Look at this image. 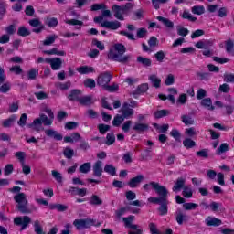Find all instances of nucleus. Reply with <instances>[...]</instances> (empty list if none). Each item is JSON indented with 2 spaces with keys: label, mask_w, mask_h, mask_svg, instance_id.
<instances>
[{
  "label": "nucleus",
  "mask_w": 234,
  "mask_h": 234,
  "mask_svg": "<svg viewBox=\"0 0 234 234\" xmlns=\"http://www.w3.org/2000/svg\"><path fill=\"white\" fill-rule=\"evenodd\" d=\"M125 46L122 44H115L114 50H111L108 58L112 61H118L119 63H127L131 59V56L125 54Z\"/></svg>",
  "instance_id": "obj_1"
},
{
  "label": "nucleus",
  "mask_w": 234,
  "mask_h": 234,
  "mask_svg": "<svg viewBox=\"0 0 234 234\" xmlns=\"http://www.w3.org/2000/svg\"><path fill=\"white\" fill-rule=\"evenodd\" d=\"M133 6L132 3H126L124 5H113L112 6V11L116 19L123 21L125 19L123 16L129 14L130 10H133Z\"/></svg>",
  "instance_id": "obj_2"
},
{
  "label": "nucleus",
  "mask_w": 234,
  "mask_h": 234,
  "mask_svg": "<svg viewBox=\"0 0 234 234\" xmlns=\"http://www.w3.org/2000/svg\"><path fill=\"white\" fill-rule=\"evenodd\" d=\"M14 200L18 204L17 208L20 213H31L30 209H28V199L25 193H18L14 197Z\"/></svg>",
  "instance_id": "obj_3"
},
{
  "label": "nucleus",
  "mask_w": 234,
  "mask_h": 234,
  "mask_svg": "<svg viewBox=\"0 0 234 234\" xmlns=\"http://www.w3.org/2000/svg\"><path fill=\"white\" fill-rule=\"evenodd\" d=\"M122 221L124 222L125 228H130V229H133L134 231H129L128 234H142L144 230L138 225L133 224L134 222V216H129L128 218H122Z\"/></svg>",
  "instance_id": "obj_4"
},
{
  "label": "nucleus",
  "mask_w": 234,
  "mask_h": 234,
  "mask_svg": "<svg viewBox=\"0 0 234 234\" xmlns=\"http://www.w3.org/2000/svg\"><path fill=\"white\" fill-rule=\"evenodd\" d=\"M73 226L77 228V229H87L89 228H92V226H97L96 220L92 218H85V219H75L73 221Z\"/></svg>",
  "instance_id": "obj_5"
},
{
  "label": "nucleus",
  "mask_w": 234,
  "mask_h": 234,
  "mask_svg": "<svg viewBox=\"0 0 234 234\" xmlns=\"http://www.w3.org/2000/svg\"><path fill=\"white\" fill-rule=\"evenodd\" d=\"M112 79V75L109 72H104L99 75L97 79V85L99 87H102V89H105L109 83H111V80Z\"/></svg>",
  "instance_id": "obj_6"
},
{
  "label": "nucleus",
  "mask_w": 234,
  "mask_h": 234,
  "mask_svg": "<svg viewBox=\"0 0 234 234\" xmlns=\"http://www.w3.org/2000/svg\"><path fill=\"white\" fill-rule=\"evenodd\" d=\"M32 222V219L28 216H23V217H16L14 219V223L16 226H21V230L27 229L28 228V224Z\"/></svg>",
  "instance_id": "obj_7"
},
{
  "label": "nucleus",
  "mask_w": 234,
  "mask_h": 234,
  "mask_svg": "<svg viewBox=\"0 0 234 234\" xmlns=\"http://www.w3.org/2000/svg\"><path fill=\"white\" fill-rule=\"evenodd\" d=\"M120 112L122 113V116L124 117V120H129V118H132V116H134V110L129 107V104L127 102H124L122 104V107L121 108Z\"/></svg>",
  "instance_id": "obj_8"
},
{
  "label": "nucleus",
  "mask_w": 234,
  "mask_h": 234,
  "mask_svg": "<svg viewBox=\"0 0 234 234\" xmlns=\"http://www.w3.org/2000/svg\"><path fill=\"white\" fill-rule=\"evenodd\" d=\"M101 27L103 28H108L109 30H118L122 27V23L118 20L114 21H103L101 23Z\"/></svg>",
  "instance_id": "obj_9"
},
{
  "label": "nucleus",
  "mask_w": 234,
  "mask_h": 234,
  "mask_svg": "<svg viewBox=\"0 0 234 234\" xmlns=\"http://www.w3.org/2000/svg\"><path fill=\"white\" fill-rule=\"evenodd\" d=\"M127 211L133 213V215H138L140 214V208L138 207H122L119 210H117L115 212V215L117 217V218H120L121 217H122V215H125V213H127Z\"/></svg>",
  "instance_id": "obj_10"
},
{
  "label": "nucleus",
  "mask_w": 234,
  "mask_h": 234,
  "mask_svg": "<svg viewBox=\"0 0 234 234\" xmlns=\"http://www.w3.org/2000/svg\"><path fill=\"white\" fill-rule=\"evenodd\" d=\"M47 63L50 65L52 70H59L61 65H63V60L59 58H48Z\"/></svg>",
  "instance_id": "obj_11"
},
{
  "label": "nucleus",
  "mask_w": 234,
  "mask_h": 234,
  "mask_svg": "<svg viewBox=\"0 0 234 234\" xmlns=\"http://www.w3.org/2000/svg\"><path fill=\"white\" fill-rule=\"evenodd\" d=\"M153 189L161 197V198H165L167 197V188L165 186H161L159 183H152Z\"/></svg>",
  "instance_id": "obj_12"
},
{
  "label": "nucleus",
  "mask_w": 234,
  "mask_h": 234,
  "mask_svg": "<svg viewBox=\"0 0 234 234\" xmlns=\"http://www.w3.org/2000/svg\"><path fill=\"white\" fill-rule=\"evenodd\" d=\"M185 186H186V178L179 177L176 179L172 190L174 191V193H178V191H182V189L186 187Z\"/></svg>",
  "instance_id": "obj_13"
},
{
  "label": "nucleus",
  "mask_w": 234,
  "mask_h": 234,
  "mask_svg": "<svg viewBox=\"0 0 234 234\" xmlns=\"http://www.w3.org/2000/svg\"><path fill=\"white\" fill-rule=\"evenodd\" d=\"M28 127L30 129H33V131L39 133V131H43V122H41V119L38 117L35 119L32 123L28 124Z\"/></svg>",
  "instance_id": "obj_14"
},
{
  "label": "nucleus",
  "mask_w": 234,
  "mask_h": 234,
  "mask_svg": "<svg viewBox=\"0 0 234 234\" xmlns=\"http://www.w3.org/2000/svg\"><path fill=\"white\" fill-rule=\"evenodd\" d=\"M45 134L48 135V138H54V140H57V141L63 140V135H61V133H58L53 129L45 130Z\"/></svg>",
  "instance_id": "obj_15"
},
{
  "label": "nucleus",
  "mask_w": 234,
  "mask_h": 234,
  "mask_svg": "<svg viewBox=\"0 0 234 234\" xmlns=\"http://www.w3.org/2000/svg\"><path fill=\"white\" fill-rule=\"evenodd\" d=\"M64 23H66V25H71V27H75V30H80L81 27H83V21H80L78 19L66 18L64 20Z\"/></svg>",
  "instance_id": "obj_16"
},
{
  "label": "nucleus",
  "mask_w": 234,
  "mask_h": 234,
  "mask_svg": "<svg viewBox=\"0 0 234 234\" xmlns=\"http://www.w3.org/2000/svg\"><path fill=\"white\" fill-rule=\"evenodd\" d=\"M144 176L138 175L137 176L132 178L129 181L128 186L132 188L138 187V186H140V184L144 182Z\"/></svg>",
  "instance_id": "obj_17"
},
{
  "label": "nucleus",
  "mask_w": 234,
  "mask_h": 234,
  "mask_svg": "<svg viewBox=\"0 0 234 234\" xmlns=\"http://www.w3.org/2000/svg\"><path fill=\"white\" fill-rule=\"evenodd\" d=\"M176 220L177 224H179V226H182V224H184V222H187V220H189V218L187 217V215L184 214V212H182V210H177L176 216Z\"/></svg>",
  "instance_id": "obj_18"
},
{
  "label": "nucleus",
  "mask_w": 234,
  "mask_h": 234,
  "mask_svg": "<svg viewBox=\"0 0 234 234\" xmlns=\"http://www.w3.org/2000/svg\"><path fill=\"white\" fill-rule=\"evenodd\" d=\"M103 165V163L101 161H97L93 165V175L94 176H101V174L103 173V168L101 167Z\"/></svg>",
  "instance_id": "obj_19"
},
{
  "label": "nucleus",
  "mask_w": 234,
  "mask_h": 234,
  "mask_svg": "<svg viewBox=\"0 0 234 234\" xmlns=\"http://www.w3.org/2000/svg\"><path fill=\"white\" fill-rule=\"evenodd\" d=\"M157 21H160V23H163V25L169 28V30H173L175 28V23L173 21L169 20L168 18H165L164 16H157Z\"/></svg>",
  "instance_id": "obj_20"
},
{
  "label": "nucleus",
  "mask_w": 234,
  "mask_h": 234,
  "mask_svg": "<svg viewBox=\"0 0 234 234\" xmlns=\"http://www.w3.org/2000/svg\"><path fill=\"white\" fill-rule=\"evenodd\" d=\"M80 140H81V135L78 133H74L70 136L64 137V142L66 144H74V142H80Z\"/></svg>",
  "instance_id": "obj_21"
},
{
  "label": "nucleus",
  "mask_w": 234,
  "mask_h": 234,
  "mask_svg": "<svg viewBox=\"0 0 234 234\" xmlns=\"http://www.w3.org/2000/svg\"><path fill=\"white\" fill-rule=\"evenodd\" d=\"M191 12L195 16H202L206 14V7L202 5H197L191 7Z\"/></svg>",
  "instance_id": "obj_22"
},
{
  "label": "nucleus",
  "mask_w": 234,
  "mask_h": 234,
  "mask_svg": "<svg viewBox=\"0 0 234 234\" xmlns=\"http://www.w3.org/2000/svg\"><path fill=\"white\" fill-rule=\"evenodd\" d=\"M205 224L207 226H220L222 224V220L213 218V217H207L205 219Z\"/></svg>",
  "instance_id": "obj_23"
},
{
  "label": "nucleus",
  "mask_w": 234,
  "mask_h": 234,
  "mask_svg": "<svg viewBox=\"0 0 234 234\" xmlns=\"http://www.w3.org/2000/svg\"><path fill=\"white\" fill-rule=\"evenodd\" d=\"M202 107H205V109H207L208 111H215V106H213V101H211V98H206L201 101Z\"/></svg>",
  "instance_id": "obj_24"
},
{
  "label": "nucleus",
  "mask_w": 234,
  "mask_h": 234,
  "mask_svg": "<svg viewBox=\"0 0 234 234\" xmlns=\"http://www.w3.org/2000/svg\"><path fill=\"white\" fill-rule=\"evenodd\" d=\"M89 204H90V206H101L103 200H101L98 195H92L89 199Z\"/></svg>",
  "instance_id": "obj_25"
},
{
  "label": "nucleus",
  "mask_w": 234,
  "mask_h": 234,
  "mask_svg": "<svg viewBox=\"0 0 234 234\" xmlns=\"http://www.w3.org/2000/svg\"><path fill=\"white\" fill-rule=\"evenodd\" d=\"M229 151V144L228 143H223L216 150V154L220 156V154H224V153H228Z\"/></svg>",
  "instance_id": "obj_26"
},
{
  "label": "nucleus",
  "mask_w": 234,
  "mask_h": 234,
  "mask_svg": "<svg viewBox=\"0 0 234 234\" xmlns=\"http://www.w3.org/2000/svg\"><path fill=\"white\" fill-rule=\"evenodd\" d=\"M80 103L81 105H92L96 101V99H94L92 96H85L79 100Z\"/></svg>",
  "instance_id": "obj_27"
},
{
  "label": "nucleus",
  "mask_w": 234,
  "mask_h": 234,
  "mask_svg": "<svg viewBox=\"0 0 234 234\" xmlns=\"http://www.w3.org/2000/svg\"><path fill=\"white\" fill-rule=\"evenodd\" d=\"M69 193H72L73 195H79V197H85V195H87V188L71 187L69 190Z\"/></svg>",
  "instance_id": "obj_28"
},
{
  "label": "nucleus",
  "mask_w": 234,
  "mask_h": 234,
  "mask_svg": "<svg viewBox=\"0 0 234 234\" xmlns=\"http://www.w3.org/2000/svg\"><path fill=\"white\" fill-rule=\"evenodd\" d=\"M133 129L137 133H144V131H147V129H149V125L142 122H135Z\"/></svg>",
  "instance_id": "obj_29"
},
{
  "label": "nucleus",
  "mask_w": 234,
  "mask_h": 234,
  "mask_svg": "<svg viewBox=\"0 0 234 234\" xmlns=\"http://www.w3.org/2000/svg\"><path fill=\"white\" fill-rule=\"evenodd\" d=\"M149 80H150L152 85L154 87H155V89L160 88V84L162 83V80L160 78H158V76H156V75H150L149 76Z\"/></svg>",
  "instance_id": "obj_30"
},
{
  "label": "nucleus",
  "mask_w": 234,
  "mask_h": 234,
  "mask_svg": "<svg viewBox=\"0 0 234 234\" xmlns=\"http://www.w3.org/2000/svg\"><path fill=\"white\" fill-rule=\"evenodd\" d=\"M39 118L43 125H46L47 127H50V125H52V123L54 122L53 119L48 118L47 115L43 113L39 115Z\"/></svg>",
  "instance_id": "obj_31"
},
{
  "label": "nucleus",
  "mask_w": 234,
  "mask_h": 234,
  "mask_svg": "<svg viewBox=\"0 0 234 234\" xmlns=\"http://www.w3.org/2000/svg\"><path fill=\"white\" fill-rule=\"evenodd\" d=\"M77 72H79V74H90V72H94V68L82 66V67L77 68Z\"/></svg>",
  "instance_id": "obj_32"
},
{
  "label": "nucleus",
  "mask_w": 234,
  "mask_h": 234,
  "mask_svg": "<svg viewBox=\"0 0 234 234\" xmlns=\"http://www.w3.org/2000/svg\"><path fill=\"white\" fill-rule=\"evenodd\" d=\"M212 43L209 40H200L197 43H196L195 47L197 48L202 49V48H207V47H211Z\"/></svg>",
  "instance_id": "obj_33"
},
{
  "label": "nucleus",
  "mask_w": 234,
  "mask_h": 234,
  "mask_svg": "<svg viewBox=\"0 0 234 234\" xmlns=\"http://www.w3.org/2000/svg\"><path fill=\"white\" fill-rule=\"evenodd\" d=\"M183 145L186 147V149H193V147L197 145V143H195V141H193L191 138H186L183 141Z\"/></svg>",
  "instance_id": "obj_34"
},
{
  "label": "nucleus",
  "mask_w": 234,
  "mask_h": 234,
  "mask_svg": "<svg viewBox=\"0 0 234 234\" xmlns=\"http://www.w3.org/2000/svg\"><path fill=\"white\" fill-rule=\"evenodd\" d=\"M124 120L125 119L122 115L115 116L113 121H112L113 127H120V125H122V123H123Z\"/></svg>",
  "instance_id": "obj_35"
},
{
  "label": "nucleus",
  "mask_w": 234,
  "mask_h": 234,
  "mask_svg": "<svg viewBox=\"0 0 234 234\" xmlns=\"http://www.w3.org/2000/svg\"><path fill=\"white\" fill-rule=\"evenodd\" d=\"M92 165L90 163H84L80 166V173L87 175L90 171Z\"/></svg>",
  "instance_id": "obj_36"
},
{
  "label": "nucleus",
  "mask_w": 234,
  "mask_h": 234,
  "mask_svg": "<svg viewBox=\"0 0 234 234\" xmlns=\"http://www.w3.org/2000/svg\"><path fill=\"white\" fill-rule=\"evenodd\" d=\"M181 120L185 125H193L195 123V120L190 115H182Z\"/></svg>",
  "instance_id": "obj_37"
},
{
  "label": "nucleus",
  "mask_w": 234,
  "mask_h": 234,
  "mask_svg": "<svg viewBox=\"0 0 234 234\" xmlns=\"http://www.w3.org/2000/svg\"><path fill=\"white\" fill-rule=\"evenodd\" d=\"M104 172L108 173V175H111L112 176H114L116 175V167L112 165H106L104 166Z\"/></svg>",
  "instance_id": "obj_38"
},
{
  "label": "nucleus",
  "mask_w": 234,
  "mask_h": 234,
  "mask_svg": "<svg viewBox=\"0 0 234 234\" xmlns=\"http://www.w3.org/2000/svg\"><path fill=\"white\" fill-rule=\"evenodd\" d=\"M16 122V116H12L8 119H5L2 122V125L3 127H12V125H14V122Z\"/></svg>",
  "instance_id": "obj_39"
},
{
  "label": "nucleus",
  "mask_w": 234,
  "mask_h": 234,
  "mask_svg": "<svg viewBox=\"0 0 234 234\" xmlns=\"http://www.w3.org/2000/svg\"><path fill=\"white\" fill-rule=\"evenodd\" d=\"M56 39H58V37L56 35H51V36L47 37L46 39L42 43L46 47H48L49 45H52V43H54V41H56Z\"/></svg>",
  "instance_id": "obj_40"
},
{
  "label": "nucleus",
  "mask_w": 234,
  "mask_h": 234,
  "mask_svg": "<svg viewBox=\"0 0 234 234\" xmlns=\"http://www.w3.org/2000/svg\"><path fill=\"white\" fill-rule=\"evenodd\" d=\"M198 207V204L197 203H184L183 204V208L186 211H193L194 209H197Z\"/></svg>",
  "instance_id": "obj_41"
},
{
  "label": "nucleus",
  "mask_w": 234,
  "mask_h": 234,
  "mask_svg": "<svg viewBox=\"0 0 234 234\" xmlns=\"http://www.w3.org/2000/svg\"><path fill=\"white\" fill-rule=\"evenodd\" d=\"M182 195L185 197V198H191L193 197V189H191L189 186H185L183 188Z\"/></svg>",
  "instance_id": "obj_42"
},
{
  "label": "nucleus",
  "mask_w": 234,
  "mask_h": 234,
  "mask_svg": "<svg viewBox=\"0 0 234 234\" xmlns=\"http://www.w3.org/2000/svg\"><path fill=\"white\" fill-rule=\"evenodd\" d=\"M38 74H39V69H31L27 72V78H28V80H36V78H37Z\"/></svg>",
  "instance_id": "obj_43"
},
{
  "label": "nucleus",
  "mask_w": 234,
  "mask_h": 234,
  "mask_svg": "<svg viewBox=\"0 0 234 234\" xmlns=\"http://www.w3.org/2000/svg\"><path fill=\"white\" fill-rule=\"evenodd\" d=\"M169 114L168 110H159L154 113V118L160 119L164 118V116H167Z\"/></svg>",
  "instance_id": "obj_44"
},
{
  "label": "nucleus",
  "mask_w": 234,
  "mask_h": 234,
  "mask_svg": "<svg viewBox=\"0 0 234 234\" xmlns=\"http://www.w3.org/2000/svg\"><path fill=\"white\" fill-rule=\"evenodd\" d=\"M18 36H22V37H26L27 36H30V30L25 27H20L17 31Z\"/></svg>",
  "instance_id": "obj_45"
},
{
  "label": "nucleus",
  "mask_w": 234,
  "mask_h": 234,
  "mask_svg": "<svg viewBox=\"0 0 234 234\" xmlns=\"http://www.w3.org/2000/svg\"><path fill=\"white\" fill-rule=\"evenodd\" d=\"M84 87L94 89V87H96V80H94V79H86L84 80Z\"/></svg>",
  "instance_id": "obj_46"
},
{
  "label": "nucleus",
  "mask_w": 234,
  "mask_h": 234,
  "mask_svg": "<svg viewBox=\"0 0 234 234\" xmlns=\"http://www.w3.org/2000/svg\"><path fill=\"white\" fill-rule=\"evenodd\" d=\"M165 3H169V0H152V5L155 10H159L160 5H165Z\"/></svg>",
  "instance_id": "obj_47"
},
{
  "label": "nucleus",
  "mask_w": 234,
  "mask_h": 234,
  "mask_svg": "<svg viewBox=\"0 0 234 234\" xmlns=\"http://www.w3.org/2000/svg\"><path fill=\"white\" fill-rule=\"evenodd\" d=\"M138 63H141V65H144V67H151V59L145 58L144 57H138L137 58Z\"/></svg>",
  "instance_id": "obj_48"
},
{
  "label": "nucleus",
  "mask_w": 234,
  "mask_h": 234,
  "mask_svg": "<svg viewBox=\"0 0 234 234\" xmlns=\"http://www.w3.org/2000/svg\"><path fill=\"white\" fill-rule=\"evenodd\" d=\"M51 175H52L53 178H55V180H57V182H58L59 184H61L63 182V176H61V173H59L56 170H52Z\"/></svg>",
  "instance_id": "obj_49"
},
{
  "label": "nucleus",
  "mask_w": 234,
  "mask_h": 234,
  "mask_svg": "<svg viewBox=\"0 0 234 234\" xmlns=\"http://www.w3.org/2000/svg\"><path fill=\"white\" fill-rule=\"evenodd\" d=\"M35 233L36 234H45L43 232V227H41V223L38 220L34 222Z\"/></svg>",
  "instance_id": "obj_50"
},
{
  "label": "nucleus",
  "mask_w": 234,
  "mask_h": 234,
  "mask_svg": "<svg viewBox=\"0 0 234 234\" xmlns=\"http://www.w3.org/2000/svg\"><path fill=\"white\" fill-rule=\"evenodd\" d=\"M27 118H28V116L27 115V113H23L20 116L19 121L17 122V125H19V127H25L27 125Z\"/></svg>",
  "instance_id": "obj_51"
},
{
  "label": "nucleus",
  "mask_w": 234,
  "mask_h": 234,
  "mask_svg": "<svg viewBox=\"0 0 234 234\" xmlns=\"http://www.w3.org/2000/svg\"><path fill=\"white\" fill-rule=\"evenodd\" d=\"M12 173H14V165H6L4 168V175L8 176L9 175H12Z\"/></svg>",
  "instance_id": "obj_52"
},
{
  "label": "nucleus",
  "mask_w": 234,
  "mask_h": 234,
  "mask_svg": "<svg viewBox=\"0 0 234 234\" xmlns=\"http://www.w3.org/2000/svg\"><path fill=\"white\" fill-rule=\"evenodd\" d=\"M15 156L19 160L20 164H25V158H27V154L25 152H16Z\"/></svg>",
  "instance_id": "obj_53"
},
{
  "label": "nucleus",
  "mask_w": 234,
  "mask_h": 234,
  "mask_svg": "<svg viewBox=\"0 0 234 234\" xmlns=\"http://www.w3.org/2000/svg\"><path fill=\"white\" fill-rule=\"evenodd\" d=\"M148 202L151 204H161V202L166 204L165 198L163 197H149Z\"/></svg>",
  "instance_id": "obj_54"
},
{
  "label": "nucleus",
  "mask_w": 234,
  "mask_h": 234,
  "mask_svg": "<svg viewBox=\"0 0 234 234\" xmlns=\"http://www.w3.org/2000/svg\"><path fill=\"white\" fill-rule=\"evenodd\" d=\"M98 129L101 134H105V133L111 130V126L107 124H99Z\"/></svg>",
  "instance_id": "obj_55"
},
{
  "label": "nucleus",
  "mask_w": 234,
  "mask_h": 234,
  "mask_svg": "<svg viewBox=\"0 0 234 234\" xmlns=\"http://www.w3.org/2000/svg\"><path fill=\"white\" fill-rule=\"evenodd\" d=\"M182 17L183 19H188V21H197V17L193 16V15H191V13L187 12V11H184L182 14Z\"/></svg>",
  "instance_id": "obj_56"
},
{
  "label": "nucleus",
  "mask_w": 234,
  "mask_h": 234,
  "mask_svg": "<svg viewBox=\"0 0 234 234\" xmlns=\"http://www.w3.org/2000/svg\"><path fill=\"white\" fill-rule=\"evenodd\" d=\"M114 142H116V137L113 135V133H108L106 136V144L112 145Z\"/></svg>",
  "instance_id": "obj_57"
},
{
  "label": "nucleus",
  "mask_w": 234,
  "mask_h": 234,
  "mask_svg": "<svg viewBox=\"0 0 234 234\" xmlns=\"http://www.w3.org/2000/svg\"><path fill=\"white\" fill-rule=\"evenodd\" d=\"M64 156L68 159L72 158L74 156V150H72L70 147H67L64 149Z\"/></svg>",
  "instance_id": "obj_58"
},
{
  "label": "nucleus",
  "mask_w": 234,
  "mask_h": 234,
  "mask_svg": "<svg viewBox=\"0 0 234 234\" xmlns=\"http://www.w3.org/2000/svg\"><path fill=\"white\" fill-rule=\"evenodd\" d=\"M154 57L155 59L159 61V63H162V61H164V58H165V52L160 50L157 53H155Z\"/></svg>",
  "instance_id": "obj_59"
},
{
  "label": "nucleus",
  "mask_w": 234,
  "mask_h": 234,
  "mask_svg": "<svg viewBox=\"0 0 234 234\" xmlns=\"http://www.w3.org/2000/svg\"><path fill=\"white\" fill-rule=\"evenodd\" d=\"M177 103L180 105H186V103H187V95L186 93L181 94L177 99Z\"/></svg>",
  "instance_id": "obj_60"
},
{
  "label": "nucleus",
  "mask_w": 234,
  "mask_h": 234,
  "mask_svg": "<svg viewBox=\"0 0 234 234\" xmlns=\"http://www.w3.org/2000/svg\"><path fill=\"white\" fill-rule=\"evenodd\" d=\"M10 72H14V74L19 75L23 73V69L21 66H13L9 69Z\"/></svg>",
  "instance_id": "obj_61"
},
{
  "label": "nucleus",
  "mask_w": 234,
  "mask_h": 234,
  "mask_svg": "<svg viewBox=\"0 0 234 234\" xmlns=\"http://www.w3.org/2000/svg\"><path fill=\"white\" fill-rule=\"evenodd\" d=\"M217 182L219 184V186H226V182L224 181V174L218 173L217 174Z\"/></svg>",
  "instance_id": "obj_62"
},
{
  "label": "nucleus",
  "mask_w": 234,
  "mask_h": 234,
  "mask_svg": "<svg viewBox=\"0 0 234 234\" xmlns=\"http://www.w3.org/2000/svg\"><path fill=\"white\" fill-rule=\"evenodd\" d=\"M165 85H173L175 83V75L173 74H168L165 80Z\"/></svg>",
  "instance_id": "obj_63"
},
{
  "label": "nucleus",
  "mask_w": 234,
  "mask_h": 234,
  "mask_svg": "<svg viewBox=\"0 0 234 234\" xmlns=\"http://www.w3.org/2000/svg\"><path fill=\"white\" fill-rule=\"evenodd\" d=\"M131 125H133V121H126L122 124V131H123V133H128L129 130L131 129Z\"/></svg>",
  "instance_id": "obj_64"
}]
</instances>
